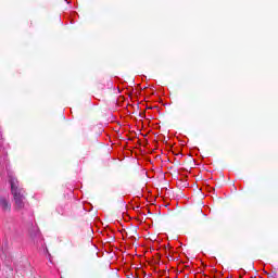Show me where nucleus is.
I'll return each instance as SVG.
<instances>
[{
  "instance_id": "nucleus-1",
  "label": "nucleus",
  "mask_w": 278,
  "mask_h": 278,
  "mask_svg": "<svg viewBox=\"0 0 278 278\" xmlns=\"http://www.w3.org/2000/svg\"><path fill=\"white\" fill-rule=\"evenodd\" d=\"M9 184L11 185V194H13L14 207L17 212L25 210V191L21 188L18 179L14 177V174L9 173Z\"/></svg>"
},
{
  "instance_id": "nucleus-2",
  "label": "nucleus",
  "mask_w": 278,
  "mask_h": 278,
  "mask_svg": "<svg viewBox=\"0 0 278 278\" xmlns=\"http://www.w3.org/2000/svg\"><path fill=\"white\" fill-rule=\"evenodd\" d=\"M0 210H2V212H10L12 210V203H10V198L0 197Z\"/></svg>"
}]
</instances>
